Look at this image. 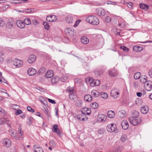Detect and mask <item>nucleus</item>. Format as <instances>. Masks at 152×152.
Returning <instances> with one entry per match:
<instances>
[{
  "instance_id": "a211bd4d",
  "label": "nucleus",
  "mask_w": 152,
  "mask_h": 152,
  "mask_svg": "<svg viewBox=\"0 0 152 152\" xmlns=\"http://www.w3.org/2000/svg\"><path fill=\"white\" fill-rule=\"evenodd\" d=\"M4 145L6 147H10L11 145V142L10 140L8 138L4 139L3 141Z\"/></svg>"
},
{
  "instance_id": "e2e57ef3",
  "label": "nucleus",
  "mask_w": 152,
  "mask_h": 152,
  "mask_svg": "<svg viewBox=\"0 0 152 152\" xmlns=\"http://www.w3.org/2000/svg\"><path fill=\"white\" fill-rule=\"evenodd\" d=\"M27 120L28 124L29 125H31L32 123V122L31 121V118L30 117H28L27 118Z\"/></svg>"
},
{
  "instance_id": "9d476101",
  "label": "nucleus",
  "mask_w": 152,
  "mask_h": 152,
  "mask_svg": "<svg viewBox=\"0 0 152 152\" xmlns=\"http://www.w3.org/2000/svg\"><path fill=\"white\" fill-rule=\"evenodd\" d=\"M107 116L103 114H100L97 117L98 121L99 122H103L106 120Z\"/></svg>"
},
{
  "instance_id": "f03ea898",
  "label": "nucleus",
  "mask_w": 152,
  "mask_h": 152,
  "mask_svg": "<svg viewBox=\"0 0 152 152\" xmlns=\"http://www.w3.org/2000/svg\"><path fill=\"white\" fill-rule=\"evenodd\" d=\"M129 121L130 123L133 125H137L141 122V119L140 118H129Z\"/></svg>"
},
{
  "instance_id": "b1692460",
  "label": "nucleus",
  "mask_w": 152,
  "mask_h": 152,
  "mask_svg": "<svg viewBox=\"0 0 152 152\" xmlns=\"http://www.w3.org/2000/svg\"><path fill=\"white\" fill-rule=\"evenodd\" d=\"M14 23V22L12 19H9L6 24V26L9 28H11L13 26Z\"/></svg>"
},
{
  "instance_id": "69168bd1",
  "label": "nucleus",
  "mask_w": 152,
  "mask_h": 152,
  "mask_svg": "<svg viewBox=\"0 0 152 152\" xmlns=\"http://www.w3.org/2000/svg\"><path fill=\"white\" fill-rule=\"evenodd\" d=\"M104 132V130L103 129H99L98 130V132L99 134H102Z\"/></svg>"
},
{
  "instance_id": "bf43d9fd",
  "label": "nucleus",
  "mask_w": 152,
  "mask_h": 152,
  "mask_svg": "<svg viewBox=\"0 0 152 152\" xmlns=\"http://www.w3.org/2000/svg\"><path fill=\"white\" fill-rule=\"evenodd\" d=\"M111 20V19L108 16H107L105 18V20L107 23L110 22Z\"/></svg>"
},
{
  "instance_id": "6ab92c4d",
  "label": "nucleus",
  "mask_w": 152,
  "mask_h": 152,
  "mask_svg": "<svg viewBox=\"0 0 152 152\" xmlns=\"http://www.w3.org/2000/svg\"><path fill=\"white\" fill-rule=\"evenodd\" d=\"M140 110L142 114H146L148 112L149 108L147 106H143L141 107Z\"/></svg>"
},
{
  "instance_id": "9b49d317",
  "label": "nucleus",
  "mask_w": 152,
  "mask_h": 152,
  "mask_svg": "<svg viewBox=\"0 0 152 152\" xmlns=\"http://www.w3.org/2000/svg\"><path fill=\"white\" fill-rule=\"evenodd\" d=\"M57 17L55 15H53L48 16L46 18L47 21L52 22L55 21L57 19Z\"/></svg>"
},
{
  "instance_id": "13d9d810",
  "label": "nucleus",
  "mask_w": 152,
  "mask_h": 152,
  "mask_svg": "<svg viewBox=\"0 0 152 152\" xmlns=\"http://www.w3.org/2000/svg\"><path fill=\"white\" fill-rule=\"evenodd\" d=\"M11 3L12 4H19L22 3L21 1H14L11 2Z\"/></svg>"
},
{
  "instance_id": "79ce46f5",
  "label": "nucleus",
  "mask_w": 152,
  "mask_h": 152,
  "mask_svg": "<svg viewBox=\"0 0 152 152\" xmlns=\"http://www.w3.org/2000/svg\"><path fill=\"white\" fill-rule=\"evenodd\" d=\"M45 71V68L44 67H42L39 69L37 72V74L39 75L42 74Z\"/></svg>"
},
{
  "instance_id": "338daca9",
  "label": "nucleus",
  "mask_w": 152,
  "mask_h": 152,
  "mask_svg": "<svg viewBox=\"0 0 152 152\" xmlns=\"http://www.w3.org/2000/svg\"><path fill=\"white\" fill-rule=\"evenodd\" d=\"M80 21L81 20H78L76 21L74 26L75 27H76L77 26Z\"/></svg>"
},
{
  "instance_id": "37998d69",
  "label": "nucleus",
  "mask_w": 152,
  "mask_h": 152,
  "mask_svg": "<svg viewBox=\"0 0 152 152\" xmlns=\"http://www.w3.org/2000/svg\"><path fill=\"white\" fill-rule=\"evenodd\" d=\"M25 25H29L31 23V20L28 18H25L23 20Z\"/></svg>"
},
{
  "instance_id": "f704fd0d",
  "label": "nucleus",
  "mask_w": 152,
  "mask_h": 152,
  "mask_svg": "<svg viewBox=\"0 0 152 152\" xmlns=\"http://www.w3.org/2000/svg\"><path fill=\"white\" fill-rule=\"evenodd\" d=\"M147 77L145 75H142L140 78V80L141 83L144 84L147 81Z\"/></svg>"
},
{
  "instance_id": "a18cd8bd",
  "label": "nucleus",
  "mask_w": 152,
  "mask_h": 152,
  "mask_svg": "<svg viewBox=\"0 0 152 152\" xmlns=\"http://www.w3.org/2000/svg\"><path fill=\"white\" fill-rule=\"evenodd\" d=\"M141 77V73L139 72L136 73L134 74V78L136 80L140 78Z\"/></svg>"
},
{
  "instance_id": "4468645a",
  "label": "nucleus",
  "mask_w": 152,
  "mask_h": 152,
  "mask_svg": "<svg viewBox=\"0 0 152 152\" xmlns=\"http://www.w3.org/2000/svg\"><path fill=\"white\" fill-rule=\"evenodd\" d=\"M37 70L32 67L29 68L28 70L27 73L29 76H32L34 75L37 73Z\"/></svg>"
},
{
  "instance_id": "5fc2aeb1",
  "label": "nucleus",
  "mask_w": 152,
  "mask_h": 152,
  "mask_svg": "<svg viewBox=\"0 0 152 152\" xmlns=\"http://www.w3.org/2000/svg\"><path fill=\"white\" fill-rule=\"evenodd\" d=\"M53 129L52 130V131L53 132H55L56 131L58 130V126L57 124H54L53 125Z\"/></svg>"
},
{
  "instance_id": "393cba45",
  "label": "nucleus",
  "mask_w": 152,
  "mask_h": 152,
  "mask_svg": "<svg viewBox=\"0 0 152 152\" xmlns=\"http://www.w3.org/2000/svg\"><path fill=\"white\" fill-rule=\"evenodd\" d=\"M81 41L83 44H87L89 43V40L86 37L83 36L81 38Z\"/></svg>"
},
{
  "instance_id": "cd10ccee",
  "label": "nucleus",
  "mask_w": 152,
  "mask_h": 152,
  "mask_svg": "<svg viewBox=\"0 0 152 152\" xmlns=\"http://www.w3.org/2000/svg\"><path fill=\"white\" fill-rule=\"evenodd\" d=\"M118 114L120 117L121 118H123L126 116V113L124 110H121L118 112Z\"/></svg>"
},
{
  "instance_id": "ea45409f",
  "label": "nucleus",
  "mask_w": 152,
  "mask_h": 152,
  "mask_svg": "<svg viewBox=\"0 0 152 152\" xmlns=\"http://www.w3.org/2000/svg\"><path fill=\"white\" fill-rule=\"evenodd\" d=\"M98 107V104L96 102H93L90 104V107L93 109H96Z\"/></svg>"
},
{
  "instance_id": "7c9ffc66",
  "label": "nucleus",
  "mask_w": 152,
  "mask_h": 152,
  "mask_svg": "<svg viewBox=\"0 0 152 152\" xmlns=\"http://www.w3.org/2000/svg\"><path fill=\"white\" fill-rule=\"evenodd\" d=\"M143 48L138 45H135L133 47V50L136 52H140L143 50Z\"/></svg>"
},
{
  "instance_id": "2f4dec72",
  "label": "nucleus",
  "mask_w": 152,
  "mask_h": 152,
  "mask_svg": "<svg viewBox=\"0 0 152 152\" xmlns=\"http://www.w3.org/2000/svg\"><path fill=\"white\" fill-rule=\"evenodd\" d=\"M118 72L115 70L113 69L109 72V74L111 77H115L117 76Z\"/></svg>"
},
{
  "instance_id": "de8ad7c7",
  "label": "nucleus",
  "mask_w": 152,
  "mask_h": 152,
  "mask_svg": "<svg viewBox=\"0 0 152 152\" xmlns=\"http://www.w3.org/2000/svg\"><path fill=\"white\" fill-rule=\"evenodd\" d=\"M49 145L50 146L52 147L53 148H55L56 146L55 141L52 140L50 141Z\"/></svg>"
},
{
  "instance_id": "e433bc0d",
  "label": "nucleus",
  "mask_w": 152,
  "mask_h": 152,
  "mask_svg": "<svg viewBox=\"0 0 152 152\" xmlns=\"http://www.w3.org/2000/svg\"><path fill=\"white\" fill-rule=\"evenodd\" d=\"M91 95L95 97H97L99 95V92L96 90H93L91 92Z\"/></svg>"
},
{
  "instance_id": "6e6d98bb",
  "label": "nucleus",
  "mask_w": 152,
  "mask_h": 152,
  "mask_svg": "<svg viewBox=\"0 0 152 152\" xmlns=\"http://www.w3.org/2000/svg\"><path fill=\"white\" fill-rule=\"evenodd\" d=\"M120 48L122 49L123 50V51H124L126 52H128L129 50V49H128V48L124 46H121Z\"/></svg>"
},
{
  "instance_id": "473e14b6",
  "label": "nucleus",
  "mask_w": 152,
  "mask_h": 152,
  "mask_svg": "<svg viewBox=\"0 0 152 152\" xmlns=\"http://www.w3.org/2000/svg\"><path fill=\"white\" fill-rule=\"evenodd\" d=\"M75 105L78 107H81L83 106V103L82 100L77 99L75 101Z\"/></svg>"
},
{
  "instance_id": "1a4fd4ad",
  "label": "nucleus",
  "mask_w": 152,
  "mask_h": 152,
  "mask_svg": "<svg viewBox=\"0 0 152 152\" xmlns=\"http://www.w3.org/2000/svg\"><path fill=\"white\" fill-rule=\"evenodd\" d=\"M144 86L146 90L150 91L152 89V82L150 80L147 81L144 84Z\"/></svg>"
},
{
  "instance_id": "412c9836",
  "label": "nucleus",
  "mask_w": 152,
  "mask_h": 152,
  "mask_svg": "<svg viewBox=\"0 0 152 152\" xmlns=\"http://www.w3.org/2000/svg\"><path fill=\"white\" fill-rule=\"evenodd\" d=\"M100 81L99 80H94L93 79L92 82L91 83L90 86L91 87L98 86L100 84Z\"/></svg>"
},
{
  "instance_id": "58836bf2",
  "label": "nucleus",
  "mask_w": 152,
  "mask_h": 152,
  "mask_svg": "<svg viewBox=\"0 0 152 152\" xmlns=\"http://www.w3.org/2000/svg\"><path fill=\"white\" fill-rule=\"evenodd\" d=\"M93 79L90 77H88L85 79V80L86 83L88 85H90L91 83L92 82Z\"/></svg>"
},
{
  "instance_id": "20e7f679",
  "label": "nucleus",
  "mask_w": 152,
  "mask_h": 152,
  "mask_svg": "<svg viewBox=\"0 0 152 152\" xmlns=\"http://www.w3.org/2000/svg\"><path fill=\"white\" fill-rule=\"evenodd\" d=\"M120 93L119 90L116 88L112 89L111 92V95L114 98H116L118 97Z\"/></svg>"
},
{
  "instance_id": "c85d7f7f",
  "label": "nucleus",
  "mask_w": 152,
  "mask_h": 152,
  "mask_svg": "<svg viewBox=\"0 0 152 152\" xmlns=\"http://www.w3.org/2000/svg\"><path fill=\"white\" fill-rule=\"evenodd\" d=\"M59 80V77L58 76H56L52 79L51 81L52 84H55L57 83Z\"/></svg>"
},
{
  "instance_id": "4c0bfd02",
  "label": "nucleus",
  "mask_w": 152,
  "mask_h": 152,
  "mask_svg": "<svg viewBox=\"0 0 152 152\" xmlns=\"http://www.w3.org/2000/svg\"><path fill=\"white\" fill-rule=\"evenodd\" d=\"M140 6L141 9L145 10H147L149 8L148 5L144 4H140Z\"/></svg>"
},
{
  "instance_id": "f3484780",
  "label": "nucleus",
  "mask_w": 152,
  "mask_h": 152,
  "mask_svg": "<svg viewBox=\"0 0 152 152\" xmlns=\"http://www.w3.org/2000/svg\"><path fill=\"white\" fill-rule=\"evenodd\" d=\"M16 23L18 27L20 28H24L25 25L24 21L20 20H18L16 22Z\"/></svg>"
},
{
  "instance_id": "72a5a7b5",
  "label": "nucleus",
  "mask_w": 152,
  "mask_h": 152,
  "mask_svg": "<svg viewBox=\"0 0 152 152\" xmlns=\"http://www.w3.org/2000/svg\"><path fill=\"white\" fill-rule=\"evenodd\" d=\"M115 115V113L113 111L110 110L107 112V115L109 118H113L114 116Z\"/></svg>"
},
{
  "instance_id": "0eeeda50",
  "label": "nucleus",
  "mask_w": 152,
  "mask_h": 152,
  "mask_svg": "<svg viewBox=\"0 0 152 152\" xmlns=\"http://www.w3.org/2000/svg\"><path fill=\"white\" fill-rule=\"evenodd\" d=\"M64 32L66 35L70 36L74 35L75 33L73 29L70 28H66Z\"/></svg>"
},
{
  "instance_id": "09e8293b",
  "label": "nucleus",
  "mask_w": 152,
  "mask_h": 152,
  "mask_svg": "<svg viewBox=\"0 0 152 152\" xmlns=\"http://www.w3.org/2000/svg\"><path fill=\"white\" fill-rule=\"evenodd\" d=\"M127 138L125 134H123L121 137V141L124 142L126 140Z\"/></svg>"
},
{
  "instance_id": "a878e982",
  "label": "nucleus",
  "mask_w": 152,
  "mask_h": 152,
  "mask_svg": "<svg viewBox=\"0 0 152 152\" xmlns=\"http://www.w3.org/2000/svg\"><path fill=\"white\" fill-rule=\"evenodd\" d=\"M47 78H50L52 77L53 75V72L52 70L48 71L45 75Z\"/></svg>"
},
{
  "instance_id": "bb28decb",
  "label": "nucleus",
  "mask_w": 152,
  "mask_h": 152,
  "mask_svg": "<svg viewBox=\"0 0 152 152\" xmlns=\"http://www.w3.org/2000/svg\"><path fill=\"white\" fill-rule=\"evenodd\" d=\"M92 99V97L89 94H87L84 97V100L86 102H91Z\"/></svg>"
},
{
  "instance_id": "6e6552de",
  "label": "nucleus",
  "mask_w": 152,
  "mask_h": 152,
  "mask_svg": "<svg viewBox=\"0 0 152 152\" xmlns=\"http://www.w3.org/2000/svg\"><path fill=\"white\" fill-rule=\"evenodd\" d=\"M14 65L16 67H20L22 66L23 64V61H22L15 58L13 61Z\"/></svg>"
},
{
  "instance_id": "3c124183",
  "label": "nucleus",
  "mask_w": 152,
  "mask_h": 152,
  "mask_svg": "<svg viewBox=\"0 0 152 152\" xmlns=\"http://www.w3.org/2000/svg\"><path fill=\"white\" fill-rule=\"evenodd\" d=\"M101 96L103 99H107L108 97V94L102 92L101 94Z\"/></svg>"
},
{
  "instance_id": "4d7b16f0",
  "label": "nucleus",
  "mask_w": 152,
  "mask_h": 152,
  "mask_svg": "<svg viewBox=\"0 0 152 152\" xmlns=\"http://www.w3.org/2000/svg\"><path fill=\"white\" fill-rule=\"evenodd\" d=\"M27 108L28 110L31 113H33L34 112V110L29 106H28Z\"/></svg>"
},
{
  "instance_id": "774afa93",
  "label": "nucleus",
  "mask_w": 152,
  "mask_h": 152,
  "mask_svg": "<svg viewBox=\"0 0 152 152\" xmlns=\"http://www.w3.org/2000/svg\"><path fill=\"white\" fill-rule=\"evenodd\" d=\"M48 102L50 103H52L53 104L56 103V102L54 100H52L50 99H48Z\"/></svg>"
},
{
  "instance_id": "864d4df0",
  "label": "nucleus",
  "mask_w": 152,
  "mask_h": 152,
  "mask_svg": "<svg viewBox=\"0 0 152 152\" xmlns=\"http://www.w3.org/2000/svg\"><path fill=\"white\" fill-rule=\"evenodd\" d=\"M5 24L4 21L2 18H0V26L2 27Z\"/></svg>"
},
{
  "instance_id": "c756f323",
  "label": "nucleus",
  "mask_w": 152,
  "mask_h": 152,
  "mask_svg": "<svg viewBox=\"0 0 152 152\" xmlns=\"http://www.w3.org/2000/svg\"><path fill=\"white\" fill-rule=\"evenodd\" d=\"M34 152H43L42 148L38 147L36 145H34Z\"/></svg>"
},
{
  "instance_id": "f257e3e1",
  "label": "nucleus",
  "mask_w": 152,
  "mask_h": 152,
  "mask_svg": "<svg viewBox=\"0 0 152 152\" xmlns=\"http://www.w3.org/2000/svg\"><path fill=\"white\" fill-rule=\"evenodd\" d=\"M86 20V22L94 25H97L99 23V20L95 16L90 15L87 16Z\"/></svg>"
},
{
  "instance_id": "c03bdc74",
  "label": "nucleus",
  "mask_w": 152,
  "mask_h": 152,
  "mask_svg": "<svg viewBox=\"0 0 152 152\" xmlns=\"http://www.w3.org/2000/svg\"><path fill=\"white\" fill-rule=\"evenodd\" d=\"M113 30L115 34L118 35H120V29L114 28L113 29Z\"/></svg>"
},
{
  "instance_id": "dca6fc26",
  "label": "nucleus",
  "mask_w": 152,
  "mask_h": 152,
  "mask_svg": "<svg viewBox=\"0 0 152 152\" xmlns=\"http://www.w3.org/2000/svg\"><path fill=\"white\" fill-rule=\"evenodd\" d=\"M121 125L122 128L124 130L127 129L129 126V123L126 120H124L122 121Z\"/></svg>"
},
{
  "instance_id": "f8f14e48",
  "label": "nucleus",
  "mask_w": 152,
  "mask_h": 152,
  "mask_svg": "<svg viewBox=\"0 0 152 152\" xmlns=\"http://www.w3.org/2000/svg\"><path fill=\"white\" fill-rule=\"evenodd\" d=\"M96 12L97 15L99 16H104L105 14V10L102 8H99L97 9Z\"/></svg>"
},
{
  "instance_id": "603ef678",
  "label": "nucleus",
  "mask_w": 152,
  "mask_h": 152,
  "mask_svg": "<svg viewBox=\"0 0 152 152\" xmlns=\"http://www.w3.org/2000/svg\"><path fill=\"white\" fill-rule=\"evenodd\" d=\"M145 94V92L144 90L142 91L141 92H137V95L138 97H140L142 95H143Z\"/></svg>"
},
{
  "instance_id": "680f3d73",
  "label": "nucleus",
  "mask_w": 152,
  "mask_h": 152,
  "mask_svg": "<svg viewBox=\"0 0 152 152\" xmlns=\"http://www.w3.org/2000/svg\"><path fill=\"white\" fill-rule=\"evenodd\" d=\"M133 4L131 2H129L127 4V6L130 9H132L133 7Z\"/></svg>"
},
{
  "instance_id": "0e129e2a",
  "label": "nucleus",
  "mask_w": 152,
  "mask_h": 152,
  "mask_svg": "<svg viewBox=\"0 0 152 152\" xmlns=\"http://www.w3.org/2000/svg\"><path fill=\"white\" fill-rule=\"evenodd\" d=\"M105 3L110 4H113V5H116V3L115 2L110 1H106Z\"/></svg>"
},
{
  "instance_id": "c9c22d12",
  "label": "nucleus",
  "mask_w": 152,
  "mask_h": 152,
  "mask_svg": "<svg viewBox=\"0 0 152 152\" xmlns=\"http://www.w3.org/2000/svg\"><path fill=\"white\" fill-rule=\"evenodd\" d=\"M82 110H83V112L85 113V115H90L91 113V110L90 108L88 107H85Z\"/></svg>"
},
{
  "instance_id": "39448f33",
  "label": "nucleus",
  "mask_w": 152,
  "mask_h": 152,
  "mask_svg": "<svg viewBox=\"0 0 152 152\" xmlns=\"http://www.w3.org/2000/svg\"><path fill=\"white\" fill-rule=\"evenodd\" d=\"M69 88H68L67 90L69 91V98L70 99L74 101L75 99L77 97V96L75 93V91L73 89L69 90Z\"/></svg>"
},
{
  "instance_id": "8fccbe9b",
  "label": "nucleus",
  "mask_w": 152,
  "mask_h": 152,
  "mask_svg": "<svg viewBox=\"0 0 152 152\" xmlns=\"http://www.w3.org/2000/svg\"><path fill=\"white\" fill-rule=\"evenodd\" d=\"M43 24L45 28V29H47V30L49 29L50 26L48 23L46 22H44Z\"/></svg>"
},
{
  "instance_id": "423d86ee",
  "label": "nucleus",
  "mask_w": 152,
  "mask_h": 152,
  "mask_svg": "<svg viewBox=\"0 0 152 152\" xmlns=\"http://www.w3.org/2000/svg\"><path fill=\"white\" fill-rule=\"evenodd\" d=\"M116 129V126L115 124L112 123L108 124L107 127V131L109 132H113Z\"/></svg>"
},
{
  "instance_id": "aec40b11",
  "label": "nucleus",
  "mask_w": 152,
  "mask_h": 152,
  "mask_svg": "<svg viewBox=\"0 0 152 152\" xmlns=\"http://www.w3.org/2000/svg\"><path fill=\"white\" fill-rule=\"evenodd\" d=\"M11 135L16 140H20L19 138V136L15 130H13V131H12Z\"/></svg>"
},
{
  "instance_id": "5701e85b",
  "label": "nucleus",
  "mask_w": 152,
  "mask_h": 152,
  "mask_svg": "<svg viewBox=\"0 0 152 152\" xmlns=\"http://www.w3.org/2000/svg\"><path fill=\"white\" fill-rule=\"evenodd\" d=\"M70 76V75L68 74H66L61 78L60 80L62 82H65L67 80Z\"/></svg>"
},
{
  "instance_id": "a19ab883",
  "label": "nucleus",
  "mask_w": 152,
  "mask_h": 152,
  "mask_svg": "<svg viewBox=\"0 0 152 152\" xmlns=\"http://www.w3.org/2000/svg\"><path fill=\"white\" fill-rule=\"evenodd\" d=\"M139 115V112L136 110L134 111L132 113V118H136Z\"/></svg>"
},
{
  "instance_id": "2eb2a0df",
  "label": "nucleus",
  "mask_w": 152,
  "mask_h": 152,
  "mask_svg": "<svg viewBox=\"0 0 152 152\" xmlns=\"http://www.w3.org/2000/svg\"><path fill=\"white\" fill-rule=\"evenodd\" d=\"M66 20L67 23H71L75 21V19L73 16L71 15H69L67 16Z\"/></svg>"
},
{
  "instance_id": "7ed1b4c3",
  "label": "nucleus",
  "mask_w": 152,
  "mask_h": 152,
  "mask_svg": "<svg viewBox=\"0 0 152 152\" xmlns=\"http://www.w3.org/2000/svg\"><path fill=\"white\" fill-rule=\"evenodd\" d=\"M81 113H82L81 114L76 115L75 116V117L80 121H86L87 118H86L85 113L83 112V110H82Z\"/></svg>"
},
{
  "instance_id": "052dcab7",
  "label": "nucleus",
  "mask_w": 152,
  "mask_h": 152,
  "mask_svg": "<svg viewBox=\"0 0 152 152\" xmlns=\"http://www.w3.org/2000/svg\"><path fill=\"white\" fill-rule=\"evenodd\" d=\"M148 75L151 78H152V68L149 70Z\"/></svg>"
},
{
  "instance_id": "ddd939ff",
  "label": "nucleus",
  "mask_w": 152,
  "mask_h": 152,
  "mask_svg": "<svg viewBox=\"0 0 152 152\" xmlns=\"http://www.w3.org/2000/svg\"><path fill=\"white\" fill-rule=\"evenodd\" d=\"M36 56L34 55H31L28 57V62L29 64H32L36 60Z\"/></svg>"
},
{
  "instance_id": "4be33fe9",
  "label": "nucleus",
  "mask_w": 152,
  "mask_h": 152,
  "mask_svg": "<svg viewBox=\"0 0 152 152\" xmlns=\"http://www.w3.org/2000/svg\"><path fill=\"white\" fill-rule=\"evenodd\" d=\"M18 132L19 134L20 135L19 136V138L20 140H23L24 138L23 136V131L22 130L21 127L20 126H19L18 127Z\"/></svg>"
},
{
  "instance_id": "49530a36",
  "label": "nucleus",
  "mask_w": 152,
  "mask_h": 152,
  "mask_svg": "<svg viewBox=\"0 0 152 152\" xmlns=\"http://www.w3.org/2000/svg\"><path fill=\"white\" fill-rule=\"evenodd\" d=\"M94 72L96 76L97 77L100 76L102 73L100 70H95Z\"/></svg>"
}]
</instances>
